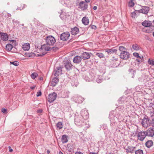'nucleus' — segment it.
<instances>
[{
  "label": "nucleus",
  "mask_w": 154,
  "mask_h": 154,
  "mask_svg": "<svg viewBox=\"0 0 154 154\" xmlns=\"http://www.w3.org/2000/svg\"><path fill=\"white\" fill-rule=\"evenodd\" d=\"M46 43L49 46H53L56 42L55 38L52 35L48 36L45 38Z\"/></svg>",
  "instance_id": "3"
},
{
  "label": "nucleus",
  "mask_w": 154,
  "mask_h": 154,
  "mask_svg": "<svg viewBox=\"0 0 154 154\" xmlns=\"http://www.w3.org/2000/svg\"><path fill=\"white\" fill-rule=\"evenodd\" d=\"M69 91L64 92L63 94V96L64 97H68L69 96Z\"/></svg>",
  "instance_id": "41"
},
{
  "label": "nucleus",
  "mask_w": 154,
  "mask_h": 154,
  "mask_svg": "<svg viewBox=\"0 0 154 154\" xmlns=\"http://www.w3.org/2000/svg\"><path fill=\"white\" fill-rule=\"evenodd\" d=\"M151 125L154 127V118L152 119V121L151 123Z\"/></svg>",
  "instance_id": "52"
},
{
  "label": "nucleus",
  "mask_w": 154,
  "mask_h": 154,
  "mask_svg": "<svg viewBox=\"0 0 154 154\" xmlns=\"http://www.w3.org/2000/svg\"><path fill=\"white\" fill-rule=\"evenodd\" d=\"M97 9V7L96 6H94L93 7V9L94 10H96Z\"/></svg>",
  "instance_id": "62"
},
{
  "label": "nucleus",
  "mask_w": 154,
  "mask_h": 154,
  "mask_svg": "<svg viewBox=\"0 0 154 154\" xmlns=\"http://www.w3.org/2000/svg\"><path fill=\"white\" fill-rule=\"evenodd\" d=\"M96 81L98 83H100L102 82V80L101 79V78H98L96 79Z\"/></svg>",
  "instance_id": "45"
},
{
  "label": "nucleus",
  "mask_w": 154,
  "mask_h": 154,
  "mask_svg": "<svg viewBox=\"0 0 154 154\" xmlns=\"http://www.w3.org/2000/svg\"><path fill=\"white\" fill-rule=\"evenodd\" d=\"M43 110L42 109H40L37 110V112L38 113H41L42 112Z\"/></svg>",
  "instance_id": "55"
},
{
  "label": "nucleus",
  "mask_w": 154,
  "mask_h": 154,
  "mask_svg": "<svg viewBox=\"0 0 154 154\" xmlns=\"http://www.w3.org/2000/svg\"><path fill=\"white\" fill-rule=\"evenodd\" d=\"M104 133L106 134V136H107L109 134L110 132L109 131H108L107 132L105 131Z\"/></svg>",
  "instance_id": "54"
},
{
  "label": "nucleus",
  "mask_w": 154,
  "mask_h": 154,
  "mask_svg": "<svg viewBox=\"0 0 154 154\" xmlns=\"http://www.w3.org/2000/svg\"><path fill=\"white\" fill-rule=\"evenodd\" d=\"M136 61L138 62H142V61H141V60H140V59H136Z\"/></svg>",
  "instance_id": "59"
},
{
  "label": "nucleus",
  "mask_w": 154,
  "mask_h": 154,
  "mask_svg": "<svg viewBox=\"0 0 154 154\" xmlns=\"http://www.w3.org/2000/svg\"><path fill=\"white\" fill-rule=\"evenodd\" d=\"M79 29L77 27H75L73 28H72L71 31V34L74 35H76L79 32Z\"/></svg>",
  "instance_id": "15"
},
{
  "label": "nucleus",
  "mask_w": 154,
  "mask_h": 154,
  "mask_svg": "<svg viewBox=\"0 0 154 154\" xmlns=\"http://www.w3.org/2000/svg\"><path fill=\"white\" fill-rule=\"evenodd\" d=\"M128 71L129 72V74L131 75V77L132 78H134L136 74L135 70H134L133 69L130 68L129 69Z\"/></svg>",
  "instance_id": "24"
},
{
  "label": "nucleus",
  "mask_w": 154,
  "mask_h": 154,
  "mask_svg": "<svg viewBox=\"0 0 154 154\" xmlns=\"http://www.w3.org/2000/svg\"><path fill=\"white\" fill-rule=\"evenodd\" d=\"M146 131V134L148 136L153 137L154 136V128H149Z\"/></svg>",
  "instance_id": "12"
},
{
  "label": "nucleus",
  "mask_w": 154,
  "mask_h": 154,
  "mask_svg": "<svg viewBox=\"0 0 154 154\" xmlns=\"http://www.w3.org/2000/svg\"><path fill=\"white\" fill-rule=\"evenodd\" d=\"M135 147L132 146H128L127 148L125 149L127 152H130L133 153L134 152V149Z\"/></svg>",
  "instance_id": "26"
},
{
  "label": "nucleus",
  "mask_w": 154,
  "mask_h": 154,
  "mask_svg": "<svg viewBox=\"0 0 154 154\" xmlns=\"http://www.w3.org/2000/svg\"><path fill=\"white\" fill-rule=\"evenodd\" d=\"M142 25L145 27H149L151 26L152 23L151 21L145 20L142 23Z\"/></svg>",
  "instance_id": "18"
},
{
  "label": "nucleus",
  "mask_w": 154,
  "mask_h": 154,
  "mask_svg": "<svg viewBox=\"0 0 154 154\" xmlns=\"http://www.w3.org/2000/svg\"><path fill=\"white\" fill-rule=\"evenodd\" d=\"M136 10H135V11L133 12H132L131 14V16L134 18H135L136 15H137V13H138L139 12L138 11V12H137Z\"/></svg>",
  "instance_id": "37"
},
{
  "label": "nucleus",
  "mask_w": 154,
  "mask_h": 154,
  "mask_svg": "<svg viewBox=\"0 0 154 154\" xmlns=\"http://www.w3.org/2000/svg\"><path fill=\"white\" fill-rule=\"evenodd\" d=\"M0 35L2 37V40L3 41H7L8 40V35L6 33L0 32Z\"/></svg>",
  "instance_id": "21"
},
{
  "label": "nucleus",
  "mask_w": 154,
  "mask_h": 154,
  "mask_svg": "<svg viewBox=\"0 0 154 154\" xmlns=\"http://www.w3.org/2000/svg\"><path fill=\"white\" fill-rule=\"evenodd\" d=\"M9 151L10 152H12L13 151V149L11 148V146H9Z\"/></svg>",
  "instance_id": "58"
},
{
  "label": "nucleus",
  "mask_w": 154,
  "mask_h": 154,
  "mask_svg": "<svg viewBox=\"0 0 154 154\" xmlns=\"http://www.w3.org/2000/svg\"><path fill=\"white\" fill-rule=\"evenodd\" d=\"M82 23L85 25H88L89 23L88 18L86 17H84L82 20Z\"/></svg>",
  "instance_id": "25"
},
{
  "label": "nucleus",
  "mask_w": 154,
  "mask_h": 154,
  "mask_svg": "<svg viewBox=\"0 0 154 154\" xmlns=\"http://www.w3.org/2000/svg\"><path fill=\"white\" fill-rule=\"evenodd\" d=\"M88 112L86 110L83 109L81 112V116H76L75 119V123L78 126H80L82 125V123L84 122V116L85 114L87 116Z\"/></svg>",
  "instance_id": "2"
},
{
  "label": "nucleus",
  "mask_w": 154,
  "mask_h": 154,
  "mask_svg": "<svg viewBox=\"0 0 154 154\" xmlns=\"http://www.w3.org/2000/svg\"><path fill=\"white\" fill-rule=\"evenodd\" d=\"M43 79V77H40L39 78V79L40 80H42Z\"/></svg>",
  "instance_id": "64"
},
{
  "label": "nucleus",
  "mask_w": 154,
  "mask_h": 154,
  "mask_svg": "<svg viewBox=\"0 0 154 154\" xmlns=\"http://www.w3.org/2000/svg\"><path fill=\"white\" fill-rule=\"evenodd\" d=\"M90 27L92 29H96L97 28V27H96V26H95L94 25H91V26H90Z\"/></svg>",
  "instance_id": "49"
},
{
  "label": "nucleus",
  "mask_w": 154,
  "mask_h": 154,
  "mask_svg": "<svg viewBox=\"0 0 154 154\" xmlns=\"http://www.w3.org/2000/svg\"><path fill=\"white\" fill-rule=\"evenodd\" d=\"M117 50L114 48L111 49H107L105 50V52L108 53L109 54H111L116 53Z\"/></svg>",
  "instance_id": "22"
},
{
  "label": "nucleus",
  "mask_w": 154,
  "mask_h": 154,
  "mask_svg": "<svg viewBox=\"0 0 154 154\" xmlns=\"http://www.w3.org/2000/svg\"><path fill=\"white\" fill-rule=\"evenodd\" d=\"M30 57H34L35 56V54L34 53H32V52L30 53Z\"/></svg>",
  "instance_id": "50"
},
{
  "label": "nucleus",
  "mask_w": 154,
  "mask_h": 154,
  "mask_svg": "<svg viewBox=\"0 0 154 154\" xmlns=\"http://www.w3.org/2000/svg\"><path fill=\"white\" fill-rule=\"evenodd\" d=\"M6 111V109L5 108H2V112H3L4 113H5Z\"/></svg>",
  "instance_id": "56"
},
{
  "label": "nucleus",
  "mask_w": 154,
  "mask_h": 154,
  "mask_svg": "<svg viewBox=\"0 0 154 154\" xmlns=\"http://www.w3.org/2000/svg\"><path fill=\"white\" fill-rule=\"evenodd\" d=\"M13 24H14L15 25L18 24L19 23V22L18 20H13Z\"/></svg>",
  "instance_id": "44"
},
{
  "label": "nucleus",
  "mask_w": 154,
  "mask_h": 154,
  "mask_svg": "<svg viewBox=\"0 0 154 154\" xmlns=\"http://www.w3.org/2000/svg\"><path fill=\"white\" fill-rule=\"evenodd\" d=\"M60 17L62 20H65L68 17H69V15L66 13L64 12H62L60 14Z\"/></svg>",
  "instance_id": "23"
},
{
  "label": "nucleus",
  "mask_w": 154,
  "mask_h": 154,
  "mask_svg": "<svg viewBox=\"0 0 154 154\" xmlns=\"http://www.w3.org/2000/svg\"><path fill=\"white\" fill-rule=\"evenodd\" d=\"M78 5V8L81 9L82 11L86 10L88 7V4L86 2L81 1L80 2Z\"/></svg>",
  "instance_id": "5"
},
{
  "label": "nucleus",
  "mask_w": 154,
  "mask_h": 154,
  "mask_svg": "<svg viewBox=\"0 0 154 154\" xmlns=\"http://www.w3.org/2000/svg\"><path fill=\"white\" fill-rule=\"evenodd\" d=\"M73 99L74 101L77 103H81L84 100L83 98L80 96L75 95Z\"/></svg>",
  "instance_id": "10"
},
{
  "label": "nucleus",
  "mask_w": 154,
  "mask_h": 154,
  "mask_svg": "<svg viewBox=\"0 0 154 154\" xmlns=\"http://www.w3.org/2000/svg\"><path fill=\"white\" fill-rule=\"evenodd\" d=\"M67 136L66 135H63L62 136L61 140L63 143H64L68 142Z\"/></svg>",
  "instance_id": "29"
},
{
  "label": "nucleus",
  "mask_w": 154,
  "mask_h": 154,
  "mask_svg": "<svg viewBox=\"0 0 154 154\" xmlns=\"http://www.w3.org/2000/svg\"><path fill=\"white\" fill-rule=\"evenodd\" d=\"M122 117V116L120 114L117 113L115 114L114 111L111 112L109 115V118L110 122V126L112 130L116 129L118 125L117 121H119Z\"/></svg>",
  "instance_id": "1"
},
{
  "label": "nucleus",
  "mask_w": 154,
  "mask_h": 154,
  "mask_svg": "<svg viewBox=\"0 0 154 154\" xmlns=\"http://www.w3.org/2000/svg\"><path fill=\"white\" fill-rule=\"evenodd\" d=\"M57 127L59 129H62L63 127L62 123L61 122H58L56 124Z\"/></svg>",
  "instance_id": "33"
},
{
  "label": "nucleus",
  "mask_w": 154,
  "mask_h": 154,
  "mask_svg": "<svg viewBox=\"0 0 154 154\" xmlns=\"http://www.w3.org/2000/svg\"><path fill=\"white\" fill-rule=\"evenodd\" d=\"M25 55L26 57H30V53H25Z\"/></svg>",
  "instance_id": "53"
},
{
  "label": "nucleus",
  "mask_w": 154,
  "mask_h": 154,
  "mask_svg": "<svg viewBox=\"0 0 154 154\" xmlns=\"http://www.w3.org/2000/svg\"><path fill=\"white\" fill-rule=\"evenodd\" d=\"M22 48L25 51H28L30 48L29 44L28 43H26L23 45Z\"/></svg>",
  "instance_id": "28"
},
{
  "label": "nucleus",
  "mask_w": 154,
  "mask_h": 154,
  "mask_svg": "<svg viewBox=\"0 0 154 154\" xmlns=\"http://www.w3.org/2000/svg\"><path fill=\"white\" fill-rule=\"evenodd\" d=\"M38 75L37 73L33 72L31 74V77L32 79H35Z\"/></svg>",
  "instance_id": "34"
},
{
  "label": "nucleus",
  "mask_w": 154,
  "mask_h": 154,
  "mask_svg": "<svg viewBox=\"0 0 154 154\" xmlns=\"http://www.w3.org/2000/svg\"><path fill=\"white\" fill-rule=\"evenodd\" d=\"M150 120L147 116H145L142 119L141 123L142 126L144 128H147L149 126L151 125Z\"/></svg>",
  "instance_id": "4"
},
{
  "label": "nucleus",
  "mask_w": 154,
  "mask_h": 154,
  "mask_svg": "<svg viewBox=\"0 0 154 154\" xmlns=\"http://www.w3.org/2000/svg\"><path fill=\"white\" fill-rule=\"evenodd\" d=\"M59 82L58 79L57 77L53 78L51 82V85L52 86H55Z\"/></svg>",
  "instance_id": "19"
},
{
  "label": "nucleus",
  "mask_w": 154,
  "mask_h": 154,
  "mask_svg": "<svg viewBox=\"0 0 154 154\" xmlns=\"http://www.w3.org/2000/svg\"><path fill=\"white\" fill-rule=\"evenodd\" d=\"M49 45L46 44H44L42 45L41 48L42 49H44L46 51H49L51 50V48Z\"/></svg>",
  "instance_id": "20"
},
{
  "label": "nucleus",
  "mask_w": 154,
  "mask_h": 154,
  "mask_svg": "<svg viewBox=\"0 0 154 154\" xmlns=\"http://www.w3.org/2000/svg\"><path fill=\"white\" fill-rule=\"evenodd\" d=\"M133 55L136 57L137 58H138V57H140L138 53H133Z\"/></svg>",
  "instance_id": "48"
},
{
  "label": "nucleus",
  "mask_w": 154,
  "mask_h": 154,
  "mask_svg": "<svg viewBox=\"0 0 154 154\" xmlns=\"http://www.w3.org/2000/svg\"><path fill=\"white\" fill-rule=\"evenodd\" d=\"M92 55L90 52H84L82 54L81 57L83 60H87L89 59Z\"/></svg>",
  "instance_id": "11"
},
{
  "label": "nucleus",
  "mask_w": 154,
  "mask_h": 154,
  "mask_svg": "<svg viewBox=\"0 0 154 154\" xmlns=\"http://www.w3.org/2000/svg\"><path fill=\"white\" fill-rule=\"evenodd\" d=\"M62 67L59 66L56 68V70L54 73V75L56 76H58L62 74Z\"/></svg>",
  "instance_id": "17"
},
{
  "label": "nucleus",
  "mask_w": 154,
  "mask_h": 154,
  "mask_svg": "<svg viewBox=\"0 0 154 154\" xmlns=\"http://www.w3.org/2000/svg\"><path fill=\"white\" fill-rule=\"evenodd\" d=\"M134 5V1H130L128 2V5L130 7H133Z\"/></svg>",
  "instance_id": "38"
},
{
  "label": "nucleus",
  "mask_w": 154,
  "mask_h": 154,
  "mask_svg": "<svg viewBox=\"0 0 154 154\" xmlns=\"http://www.w3.org/2000/svg\"><path fill=\"white\" fill-rule=\"evenodd\" d=\"M13 46L10 44H8L6 45V49L7 51H11L12 48Z\"/></svg>",
  "instance_id": "30"
},
{
  "label": "nucleus",
  "mask_w": 154,
  "mask_h": 154,
  "mask_svg": "<svg viewBox=\"0 0 154 154\" xmlns=\"http://www.w3.org/2000/svg\"><path fill=\"white\" fill-rule=\"evenodd\" d=\"M96 55L97 56L100 58H103L104 57V55L103 53L98 52L96 53Z\"/></svg>",
  "instance_id": "36"
},
{
  "label": "nucleus",
  "mask_w": 154,
  "mask_h": 154,
  "mask_svg": "<svg viewBox=\"0 0 154 154\" xmlns=\"http://www.w3.org/2000/svg\"><path fill=\"white\" fill-rule=\"evenodd\" d=\"M75 154H83L82 153L80 152H77L75 153Z\"/></svg>",
  "instance_id": "61"
},
{
  "label": "nucleus",
  "mask_w": 154,
  "mask_h": 154,
  "mask_svg": "<svg viewBox=\"0 0 154 154\" xmlns=\"http://www.w3.org/2000/svg\"><path fill=\"white\" fill-rule=\"evenodd\" d=\"M149 11V8L147 7L144 6L143 7L142 9L138 11H135L137 12L138 11L139 13H141L145 14H146L148 13Z\"/></svg>",
  "instance_id": "13"
},
{
  "label": "nucleus",
  "mask_w": 154,
  "mask_h": 154,
  "mask_svg": "<svg viewBox=\"0 0 154 154\" xmlns=\"http://www.w3.org/2000/svg\"><path fill=\"white\" fill-rule=\"evenodd\" d=\"M102 127H103V129L105 130H106V129L107 130V126L106 124H103L102 125Z\"/></svg>",
  "instance_id": "47"
},
{
  "label": "nucleus",
  "mask_w": 154,
  "mask_h": 154,
  "mask_svg": "<svg viewBox=\"0 0 154 154\" xmlns=\"http://www.w3.org/2000/svg\"><path fill=\"white\" fill-rule=\"evenodd\" d=\"M119 51L121 52L123 51H126V48L122 46H120L119 48Z\"/></svg>",
  "instance_id": "39"
},
{
  "label": "nucleus",
  "mask_w": 154,
  "mask_h": 154,
  "mask_svg": "<svg viewBox=\"0 0 154 154\" xmlns=\"http://www.w3.org/2000/svg\"><path fill=\"white\" fill-rule=\"evenodd\" d=\"M10 43H12L15 46L16 45V40H11L10 41Z\"/></svg>",
  "instance_id": "46"
},
{
  "label": "nucleus",
  "mask_w": 154,
  "mask_h": 154,
  "mask_svg": "<svg viewBox=\"0 0 154 154\" xmlns=\"http://www.w3.org/2000/svg\"><path fill=\"white\" fill-rule=\"evenodd\" d=\"M132 48L135 50L138 51L140 49V46L137 44H133L132 45Z\"/></svg>",
  "instance_id": "32"
},
{
  "label": "nucleus",
  "mask_w": 154,
  "mask_h": 154,
  "mask_svg": "<svg viewBox=\"0 0 154 154\" xmlns=\"http://www.w3.org/2000/svg\"><path fill=\"white\" fill-rule=\"evenodd\" d=\"M127 98L125 96L121 97L119 100L118 101L120 103H122L125 102H127Z\"/></svg>",
  "instance_id": "27"
},
{
  "label": "nucleus",
  "mask_w": 154,
  "mask_h": 154,
  "mask_svg": "<svg viewBox=\"0 0 154 154\" xmlns=\"http://www.w3.org/2000/svg\"><path fill=\"white\" fill-rule=\"evenodd\" d=\"M73 67V66L69 61L68 60L66 62L65 65V67L67 71H70L72 69Z\"/></svg>",
  "instance_id": "14"
},
{
  "label": "nucleus",
  "mask_w": 154,
  "mask_h": 154,
  "mask_svg": "<svg viewBox=\"0 0 154 154\" xmlns=\"http://www.w3.org/2000/svg\"><path fill=\"white\" fill-rule=\"evenodd\" d=\"M82 58L81 57L77 55L75 56L73 59V62L75 63H79L82 60Z\"/></svg>",
  "instance_id": "16"
},
{
  "label": "nucleus",
  "mask_w": 154,
  "mask_h": 154,
  "mask_svg": "<svg viewBox=\"0 0 154 154\" xmlns=\"http://www.w3.org/2000/svg\"><path fill=\"white\" fill-rule=\"evenodd\" d=\"M146 133V131H141L139 132L137 135L138 139L140 141L143 140L146 136H147Z\"/></svg>",
  "instance_id": "7"
},
{
  "label": "nucleus",
  "mask_w": 154,
  "mask_h": 154,
  "mask_svg": "<svg viewBox=\"0 0 154 154\" xmlns=\"http://www.w3.org/2000/svg\"><path fill=\"white\" fill-rule=\"evenodd\" d=\"M153 144V142L151 140H148L147 141L146 143V146L148 148H150L151 147Z\"/></svg>",
  "instance_id": "31"
},
{
  "label": "nucleus",
  "mask_w": 154,
  "mask_h": 154,
  "mask_svg": "<svg viewBox=\"0 0 154 154\" xmlns=\"http://www.w3.org/2000/svg\"><path fill=\"white\" fill-rule=\"evenodd\" d=\"M89 154H98V153L95 152H90Z\"/></svg>",
  "instance_id": "60"
},
{
  "label": "nucleus",
  "mask_w": 154,
  "mask_h": 154,
  "mask_svg": "<svg viewBox=\"0 0 154 154\" xmlns=\"http://www.w3.org/2000/svg\"><path fill=\"white\" fill-rule=\"evenodd\" d=\"M138 58H139L141 60V61H143V56H140V57H138Z\"/></svg>",
  "instance_id": "57"
},
{
  "label": "nucleus",
  "mask_w": 154,
  "mask_h": 154,
  "mask_svg": "<svg viewBox=\"0 0 154 154\" xmlns=\"http://www.w3.org/2000/svg\"><path fill=\"white\" fill-rule=\"evenodd\" d=\"M42 94V93L40 91H39L38 92H37L36 96L37 97H39L40 96H41Z\"/></svg>",
  "instance_id": "51"
},
{
  "label": "nucleus",
  "mask_w": 154,
  "mask_h": 154,
  "mask_svg": "<svg viewBox=\"0 0 154 154\" xmlns=\"http://www.w3.org/2000/svg\"><path fill=\"white\" fill-rule=\"evenodd\" d=\"M10 63L11 64L13 65H14L15 66H18L19 64V63L18 62L15 61L13 62H10Z\"/></svg>",
  "instance_id": "42"
},
{
  "label": "nucleus",
  "mask_w": 154,
  "mask_h": 154,
  "mask_svg": "<svg viewBox=\"0 0 154 154\" xmlns=\"http://www.w3.org/2000/svg\"><path fill=\"white\" fill-rule=\"evenodd\" d=\"M35 86H33L31 87H30V88L31 89L33 90V89H34L35 88Z\"/></svg>",
  "instance_id": "63"
},
{
  "label": "nucleus",
  "mask_w": 154,
  "mask_h": 154,
  "mask_svg": "<svg viewBox=\"0 0 154 154\" xmlns=\"http://www.w3.org/2000/svg\"><path fill=\"white\" fill-rule=\"evenodd\" d=\"M135 154H143V151L141 149H138L135 151Z\"/></svg>",
  "instance_id": "40"
},
{
  "label": "nucleus",
  "mask_w": 154,
  "mask_h": 154,
  "mask_svg": "<svg viewBox=\"0 0 154 154\" xmlns=\"http://www.w3.org/2000/svg\"><path fill=\"white\" fill-rule=\"evenodd\" d=\"M148 63L152 66L154 65V59H149L148 61Z\"/></svg>",
  "instance_id": "35"
},
{
  "label": "nucleus",
  "mask_w": 154,
  "mask_h": 154,
  "mask_svg": "<svg viewBox=\"0 0 154 154\" xmlns=\"http://www.w3.org/2000/svg\"><path fill=\"white\" fill-rule=\"evenodd\" d=\"M57 97V94L54 92L50 94L48 96V101L50 103H52L56 99Z\"/></svg>",
  "instance_id": "6"
},
{
  "label": "nucleus",
  "mask_w": 154,
  "mask_h": 154,
  "mask_svg": "<svg viewBox=\"0 0 154 154\" xmlns=\"http://www.w3.org/2000/svg\"><path fill=\"white\" fill-rule=\"evenodd\" d=\"M70 36L69 32H66L61 34L60 36V40L63 41H65L69 39Z\"/></svg>",
  "instance_id": "8"
},
{
  "label": "nucleus",
  "mask_w": 154,
  "mask_h": 154,
  "mask_svg": "<svg viewBox=\"0 0 154 154\" xmlns=\"http://www.w3.org/2000/svg\"><path fill=\"white\" fill-rule=\"evenodd\" d=\"M143 76H141L138 79L139 81L141 82H145L146 81V80L145 79H143Z\"/></svg>",
  "instance_id": "43"
},
{
  "label": "nucleus",
  "mask_w": 154,
  "mask_h": 154,
  "mask_svg": "<svg viewBox=\"0 0 154 154\" xmlns=\"http://www.w3.org/2000/svg\"><path fill=\"white\" fill-rule=\"evenodd\" d=\"M120 57L122 59L127 60L129 58L130 54L127 51L121 52L120 55Z\"/></svg>",
  "instance_id": "9"
}]
</instances>
